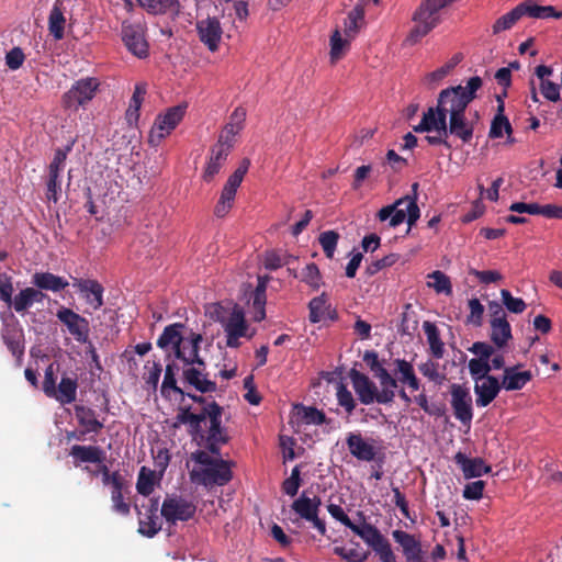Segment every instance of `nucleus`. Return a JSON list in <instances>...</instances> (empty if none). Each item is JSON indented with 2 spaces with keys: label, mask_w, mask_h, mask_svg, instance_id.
<instances>
[{
  "label": "nucleus",
  "mask_w": 562,
  "mask_h": 562,
  "mask_svg": "<svg viewBox=\"0 0 562 562\" xmlns=\"http://www.w3.org/2000/svg\"><path fill=\"white\" fill-rule=\"evenodd\" d=\"M381 562H396V555L393 552L391 543L385 539L376 548L373 549Z\"/></svg>",
  "instance_id": "64"
},
{
  "label": "nucleus",
  "mask_w": 562,
  "mask_h": 562,
  "mask_svg": "<svg viewBox=\"0 0 562 562\" xmlns=\"http://www.w3.org/2000/svg\"><path fill=\"white\" fill-rule=\"evenodd\" d=\"M194 403L201 405L199 412L191 406H179L172 427L188 426V434L199 446H204L214 456H221V447L229 441L227 429L222 426L223 407L214 400L202 395L184 393Z\"/></svg>",
  "instance_id": "1"
},
{
  "label": "nucleus",
  "mask_w": 562,
  "mask_h": 562,
  "mask_svg": "<svg viewBox=\"0 0 562 562\" xmlns=\"http://www.w3.org/2000/svg\"><path fill=\"white\" fill-rule=\"evenodd\" d=\"M423 328L427 336V341L429 344L432 356L437 359H441L443 357L445 349L437 326L429 321H425Z\"/></svg>",
  "instance_id": "39"
},
{
  "label": "nucleus",
  "mask_w": 562,
  "mask_h": 562,
  "mask_svg": "<svg viewBox=\"0 0 562 562\" xmlns=\"http://www.w3.org/2000/svg\"><path fill=\"white\" fill-rule=\"evenodd\" d=\"M229 153L228 147L223 145L215 144L211 148L209 161L206 162V167L203 172L204 181L211 182L213 180L224 166Z\"/></svg>",
  "instance_id": "32"
},
{
  "label": "nucleus",
  "mask_w": 562,
  "mask_h": 562,
  "mask_svg": "<svg viewBox=\"0 0 562 562\" xmlns=\"http://www.w3.org/2000/svg\"><path fill=\"white\" fill-rule=\"evenodd\" d=\"M520 364L504 368L501 385L506 391H519L524 389L531 380L530 371H518Z\"/></svg>",
  "instance_id": "30"
},
{
  "label": "nucleus",
  "mask_w": 562,
  "mask_h": 562,
  "mask_svg": "<svg viewBox=\"0 0 562 562\" xmlns=\"http://www.w3.org/2000/svg\"><path fill=\"white\" fill-rule=\"evenodd\" d=\"M364 21V7L358 3L348 14L345 22L346 31L348 32H360L361 25Z\"/></svg>",
  "instance_id": "49"
},
{
  "label": "nucleus",
  "mask_w": 562,
  "mask_h": 562,
  "mask_svg": "<svg viewBox=\"0 0 562 562\" xmlns=\"http://www.w3.org/2000/svg\"><path fill=\"white\" fill-rule=\"evenodd\" d=\"M291 256L281 255L278 251L271 250L265 254L263 265L268 270H277L290 263Z\"/></svg>",
  "instance_id": "55"
},
{
  "label": "nucleus",
  "mask_w": 562,
  "mask_h": 562,
  "mask_svg": "<svg viewBox=\"0 0 562 562\" xmlns=\"http://www.w3.org/2000/svg\"><path fill=\"white\" fill-rule=\"evenodd\" d=\"M456 0H425L414 14L415 27L411 35H426L440 22V10Z\"/></svg>",
  "instance_id": "5"
},
{
  "label": "nucleus",
  "mask_w": 562,
  "mask_h": 562,
  "mask_svg": "<svg viewBox=\"0 0 562 562\" xmlns=\"http://www.w3.org/2000/svg\"><path fill=\"white\" fill-rule=\"evenodd\" d=\"M100 81L93 77L77 80L71 88L61 97V104L65 109L77 111L80 106L90 102L98 89Z\"/></svg>",
  "instance_id": "8"
},
{
  "label": "nucleus",
  "mask_w": 562,
  "mask_h": 562,
  "mask_svg": "<svg viewBox=\"0 0 562 562\" xmlns=\"http://www.w3.org/2000/svg\"><path fill=\"white\" fill-rule=\"evenodd\" d=\"M61 195V181L60 177L47 175L46 178V199L57 203Z\"/></svg>",
  "instance_id": "56"
},
{
  "label": "nucleus",
  "mask_w": 562,
  "mask_h": 562,
  "mask_svg": "<svg viewBox=\"0 0 562 562\" xmlns=\"http://www.w3.org/2000/svg\"><path fill=\"white\" fill-rule=\"evenodd\" d=\"M504 132L509 136L513 133L510 122L505 115H495L491 123L488 136L491 138H501Z\"/></svg>",
  "instance_id": "46"
},
{
  "label": "nucleus",
  "mask_w": 562,
  "mask_h": 562,
  "mask_svg": "<svg viewBox=\"0 0 562 562\" xmlns=\"http://www.w3.org/2000/svg\"><path fill=\"white\" fill-rule=\"evenodd\" d=\"M491 325V340L498 348L502 349L507 346L508 341L513 338L512 327L507 319L490 321Z\"/></svg>",
  "instance_id": "37"
},
{
  "label": "nucleus",
  "mask_w": 562,
  "mask_h": 562,
  "mask_svg": "<svg viewBox=\"0 0 562 562\" xmlns=\"http://www.w3.org/2000/svg\"><path fill=\"white\" fill-rule=\"evenodd\" d=\"M349 378L360 403L363 405L372 404L378 393L375 383L368 375L356 369L350 370Z\"/></svg>",
  "instance_id": "21"
},
{
  "label": "nucleus",
  "mask_w": 562,
  "mask_h": 562,
  "mask_svg": "<svg viewBox=\"0 0 562 562\" xmlns=\"http://www.w3.org/2000/svg\"><path fill=\"white\" fill-rule=\"evenodd\" d=\"M124 45L134 56L146 58L149 52V45L146 37H122Z\"/></svg>",
  "instance_id": "45"
},
{
  "label": "nucleus",
  "mask_w": 562,
  "mask_h": 562,
  "mask_svg": "<svg viewBox=\"0 0 562 562\" xmlns=\"http://www.w3.org/2000/svg\"><path fill=\"white\" fill-rule=\"evenodd\" d=\"M252 301V308L255 311L254 313V321L255 322H261L266 317V302H267V295L266 293H259V292H252L250 296Z\"/></svg>",
  "instance_id": "58"
},
{
  "label": "nucleus",
  "mask_w": 562,
  "mask_h": 562,
  "mask_svg": "<svg viewBox=\"0 0 562 562\" xmlns=\"http://www.w3.org/2000/svg\"><path fill=\"white\" fill-rule=\"evenodd\" d=\"M78 382L77 378L64 374L60 379L58 386H56V394L53 395L60 404H70L76 401Z\"/></svg>",
  "instance_id": "35"
},
{
  "label": "nucleus",
  "mask_w": 562,
  "mask_h": 562,
  "mask_svg": "<svg viewBox=\"0 0 562 562\" xmlns=\"http://www.w3.org/2000/svg\"><path fill=\"white\" fill-rule=\"evenodd\" d=\"M179 370V367L176 363H168L166 366L165 370V376L161 384V395L164 397L169 396V390L173 391L175 393L184 396V391L178 386L177 380H176V372Z\"/></svg>",
  "instance_id": "41"
},
{
  "label": "nucleus",
  "mask_w": 562,
  "mask_h": 562,
  "mask_svg": "<svg viewBox=\"0 0 562 562\" xmlns=\"http://www.w3.org/2000/svg\"><path fill=\"white\" fill-rule=\"evenodd\" d=\"M454 462L461 468L465 479L480 477L492 471L482 458H468L461 451L456 453Z\"/></svg>",
  "instance_id": "29"
},
{
  "label": "nucleus",
  "mask_w": 562,
  "mask_h": 562,
  "mask_svg": "<svg viewBox=\"0 0 562 562\" xmlns=\"http://www.w3.org/2000/svg\"><path fill=\"white\" fill-rule=\"evenodd\" d=\"M224 328L226 334V346L229 348H238L240 346L239 338L248 337L251 338L252 335H248V324L245 319L244 311L237 305L234 306L229 317L227 319L216 318Z\"/></svg>",
  "instance_id": "13"
},
{
  "label": "nucleus",
  "mask_w": 562,
  "mask_h": 562,
  "mask_svg": "<svg viewBox=\"0 0 562 562\" xmlns=\"http://www.w3.org/2000/svg\"><path fill=\"white\" fill-rule=\"evenodd\" d=\"M186 109L187 105L179 104L169 108L164 114L158 115L149 131L148 144L153 147L159 146L162 139L182 121Z\"/></svg>",
  "instance_id": "6"
},
{
  "label": "nucleus",
  "mask_w": 562,
  "mask_h": 562,
  "mask_svg": "<svg viewBox=\"0 0 562 562\" xmlns=\"http://www.w3.org/2000/svg\"><path fill=\"white\" fill-rule=\"evenodd\" d=\"M182 362V382L186 386L193 387L202 394L213 393L216 391V382L209 379L205 362L202 366L198 364V362Z\"/></svg>",
  "instance_id": "12"
},
{
  "label": "nucleus",
  "mask_w": 562,
  "mask_h": 562,
  "mask_svg": "<svg viewBox=\"0 0 562 562\" xmlns=\"http://www.w3.org/2000/svg\"><path fill=\"white\" fill-rule=\"evenodd\" d=\"M76 0H55L48 16L50 35H63L66 15L70 14Z\"/></svg>",
  "instance_id": "25"
},
{
  "label": "nucleus",
  "mask_w": 562,
  "mask_h": 562,
  "mask_svg": "<svg viewBox=\"0 0 562 562\" xmlns=\"http://www.w3.org/2000/svg\"><path fill=\"white\" fill-rule=\"evenodd\" d=\"M346 445L350 454L359 461L371 462L376 458V448L359 432H349Z\"/></svg>",
  "instance_id": "23"
},
{
  "label": "nucleus",
  "mask_w": 562,
  "mask_h": 562,
  "mask_svg": "<svg viewBox=\"0 0 562 562\" xmlns=\"http://www.w3.org/2000/svg\"><path fill=\"white\" fill-rule=\"evenodd\" d=\"M296 414L306 425L327 424L328 419L323 411L314 406H305L303 404L295 405Z\"/></svg>",
  "instance_id": "40"
},
{
  "label": "nucleus",
  "mask_w": 562,
  "mask_h": 562,
  "mask_svg": "<svg viewBox=\"0 0 562 562\" xmlns=\"http://www.w3.org/2000/svg\"><path fill=\"white\" fill-rule=\"evenodd\" d=\"M74 286L85 296L87 303L99 310L103 305V286L97 281L91 279H75Z\"/></svg>",
  "instance_id": "28"
},
{
  "label": "nucleus",
  "mask_w": 562,
  "mask_h": 562,
  "mask_svg": "<svg viewBox=\"0 0 562 562\" xmlns=\"http://www.w3.org/2000/svg\"><path fill=\"white\" fill-rule=\"evenodd\" d=\"M310 321L311 323H319L325 319L326 313L329 310L327 305V297L325 293L312 299L308 303Z\"/></svg>",
  "instance_id": "44"
},
{
  "label": "nucleus",
  "mask_w": 562,
  "mask_h": 562,
  "mask_svg": "<svg viewBox=\"0 0 562 562\" xmlns=\"http://www.w3.org/2000/svg\"><path fill=\"white\" fill-rule=\"evenodd\" d=\"M190 479L193 483L204 485L205 487L223 486L233 479L228 461L218 458L214 464L201 470H192Z\"/></svg>",
  "instance_id": "9"
},
{
  "label": "nucleus",
  "mask_w": 562,
  "mask_h": 562,
  "mask_svg": "<svg viewBox=\"0 0 562 562\" xmlns=\"http://www.w3.org/2000/svg\"><path fill=\"white\" fill-rule=\"evenodd\" d=\"M156 484V473L155 471L142 467L138 473L136 490L137 493L143 496H149L154 490Z\"/></svg>",
  "instance_id": "42"
},
{
  "label": "nucleus",
  "mask_w": 562,
  "mask_h": 562,
  "mask_svg": "<svg viewBox=\"0 0 562 562\" xmlns=\"http://www.w3.org/2000/svg\"><path fill=\"white\" fill-rule=\"evenodd\" d=\"M74 412L77 423L81 428V436L88 434L98 435L103 429L104 424L102 420L98 419L97 412L93 408L82 404H76Z\"/></svg>",
  "instance_id": "24"
},
{
  "label": "nucleus",
  "mask_w": 562,
  "mask_h": 562,
  "mask_svg": "<svg viewBox=\"0 0 562 562\" xmlns=\"http://www.w3.org/2000/svg\"><path fill=\"white\" fill-rule=\"evenodd\" d=\"M417 189L418 183H413L412 190L414 192V195H405L404 198L396 200L393 204L382 207L378 212V218L381 222L390 220L396 207L403 205L404 203H407V224L408 226H413L420 216V211L417 205Z\"/></svg>",
  "instance_id": "17"
},
{
  "label": "nucleus",
  "mask_w": 562,
  "mask_h": 562,
  "mask_svg": "<svg viewBox=\"0 0 562 562\" xmlns=\"http://www.w3.org/2000/svg\"><path fill=\"white\" fill-rule=\"evenodd\" d=\"M199 35H221L222 29L216 18H206L198 22Z\"/></svg>",
  "instance_id": "59"
},
{
  "label": "nucleus",
  "mask_w": 562,
  "mask_h": 562,
  "mask_svg": "<svg viewBox=\"0 0 562 562\" xmlns=\"http://www.w3.org/2000/svg\"><path fill=\"white\" fill-rule=\"evenodd\" d=\"M184 327L181 323H175L165 327L164 331L157 339V346L161 349H166L169 346L172 347L175 357L181 361L189 363L198 362V364H204V359L200 357V342L202 341V335L191 333L190 335V352L187 353L186 341L182 337L181 329Z\"/></svg>",
  "instance_id": "3"
},
{
  "label": "nucleus",
  "mask_w": 562,
  "mask_h": 562,
  "mask_svg": "<svg viewBox=\"0 0 562 562\" xmlns=\"http://www.w3.org/2000/svg\"><path fill=\"white\" fill-rule=\"evenodd\" d=\"M392 536L395 542L402 547L406 562H428L422 542L415 536L403 530H394Z\"/></svg>",
  "instance_id": "20"
},
{
  "label": "nucleus",
  "mask_w": 562,
  "mask_h": 562,
  "mask_svg": "<svg viewBox=\"0 0 562 562\" xmlns=\"http://www.w3.org/2000/svg\"><path fill=\"white\" fill-rule=\"evenodd\" d=\"M25 60V54L22 48L13 47L5 54V65L11 70H18Z\"/></svg>",
  "instance_id": "61"
},
{
  "label": "nucleus",
  "mask_w": 562,
  "mask_h": 562,
  "mask_svg": "<svg viewBox=\"0 0 562 562\" xmlns=\"http://www.w3.org/2000/svg\"><path fill=\"white\" fill-rule=\"evenodd\" d=\"M502 385L497 378L486 376L476 381L474 384V393L476 395L475 403L477 407L488 406L498 395Z\"/></svg>",
  "instance_id": "26"
},
{
  "label": "nucleus",
  "mask_w": 562,
  "mask_h": 562,
  "mask_svg": "<svg viewBox=\"0 0 562 562\" xmlns=\"http://www.w3.org/2000/svg\"><path fill=\"white\" fill-rule=\"evenodd\" d=\"M429 279H432V283H428L429 286L434 288L437 293H445L450 295L452 293L451 281L448 276L442 271L436 270L428 274Z\"/></svg>",
  "instance_id": "47"
},
{
  "label": "nucleus",
  "mask_w": 562,
  "mask_h": 562,
  "mask_svg": "<svg viewBox=\"0 0 562 562\" xmlns=\"http://www.w3.org/2000/svg\"><path fill=\"white\" fill-rule=\"evenodd\" d=\"M337 402L346 411L347 414H351L356 408V401L352 393L342 383L337 386Z\"/></svg>",
  "instance_id": "54"
},
{
  "label": "nucleus",
  "mask_w": 562,
  "mask_h": 562,
  "mask_svg": "<svg viewBox=\"0 0 562 562\" xmlns=\"http://www.w3.org/2000/svg\"><path fill=\"white\" fill-rule=\"evenodd\" d=\"M135 509L138 515V532L148 538L156 536L161 529V521L158 515L159 498H150L145 513L137 506H135Z\"/></svg>",
  "instance_id": "16"
},
{
  "label": "nucleus",
  "mask_w": 562,
  "mask_h": 562,
  "mask_svg": "<svg viewBox=\"0 0 562 562\" xmlns=\"http://www.w3.org/2000/svg\"><path fill=\"white\" fill-rule=\"evenodd\" d=\"M469 308L470 315L468 316V322L472 323L475 326L482 325V317L484 314V306L481 304L480 300L473 297L469 300Z\"/></svg>",
  "instance_id": "63"
},
{
  "label": "nucleus",
  "mask_w": 562,
  "mask_h": 562,
  "mask_svg": "<svg viewBox=\"0 0 562 562\" xmlns=\"http://www.w3.org/2000/svg\"><path fill=\"white\" fill-rule=\"evenodd\" d=\"M330 38V52L329 59L330 64L335 65L342 59L351 47L352 37H329Z\"/></svg>",
  "instance_id": "43"
},
{
  "label": "nucleus",
  "mask_w": 562,
  "mask_h": 562,
  "mask_svg": "<svg viewBox=\"0 0 562 562\" xmlns=\"http://www.w3.org/2000/svg\"><path fill=\"white\" fill-rule=\"evenodd\" d=\"M524 15L535 19H560L562 11H558L552 5H539L533 0H526L496 20L493 25L494 33L508 31Z\"/></svg>",
  "instance_id": "4"
},
{
  "label": "nucleus",
  "mask_w": 562,
  "mask_h": 562,
  "mask_svg": "<svg viewBox=\"0 0 562 562\" xmlns=\"http://www.w3.org/2000/svg\"><path fill=\"white\" fill-rule=\"evenodd\" d=\"M435 132V135H427L425 136V140L431 145H443L447 149H451V144L448 142L449 135H443L442 127L437 122V119L434 117V113L431 109H428L426 112H424L422 121L418 125L414 126V132L416 133H424V132Z\"/></svg>",
  "instance_id": "18"
},
{
  "label": "nucleus",
  "mask_w": 562,
  "mask_h": 562,
  "mask_svg": "<svg viewBox=\"0 0 562 562\" xmlns=\"http://www.w3.org/2000/svg\"><path fill=\"white\" fill-rule=\"evenodd\" d=\"M469 371L472 378L476 381L483 380L486 376H492L490 373L491 364L487 360L471 359L469 361Z\"/></svg>",
  "instance_id": "52"
},
{
  "label": "nucleus",
  "mask_w": 562,
  "mask_h": 562,
  "mask_svg": "<svg viewBox=\"0 0 562 562\" xmlns=\"http://www.w3.org/2000/svg\"><path fill=\"white\" fill-rule=\"evenodd\" d=\"M13 283L12 277L7 273L0 274V300L4 302L8 306H11V302L13 300Z\"/></svg>",
  "instance_id": "60"
},
{
  "label": "nucleus",
  "mask_w": 562,
  "mask_h": 562,
  "mask_svg": "<svg viewBox=\"0 0 562 562\" xmlns=\"http://www.w3.org/2000/svg\"><path fill=\"white\" fill-rule=\"evenodd\" d=\"M70 150L71 146H67L65 149L57 148L55 150L53 160L48 165V175L60 177V173L65 168L67 155Z\"/></svg>",
  "instance_id": "50"
},
{
  "label": "nucleus",
  "mask_w": 562,
  "mask_h": 562,
  "mask_svg": "<svg viewBox=\"0 0 562 562\" xmlns=\"http://www.w3.org/2000/svg\"><path fill=\"white\" fill-rule=\"evenodd\" d=\"M32 284L45 291L59 292L68 286V281L52 272H36L32 277Z\"/></svg>",
  "instance_id": "34"
},
{
  "label": "nucleus",
  "mask_w": 562,
  "mask_h": 562,
  "mask_svg": "<svg viewBox=\"0 0 562 562\" xmlns=\"http://www.w3.org/2000/svg\"><path fill=\"white\" fill-rule=\"evenodd\" d=\"M321 505V497H308L303 492L292 503L291 508L300 518L310 521L322 536H325L327 532L326 522L318 517Z\"/></svg>",
  "instance_id": "11"
},
{
  "label": "nucleus",
  "mask_w": 562,
  "mask_h": 562,
  "mask_svg": "<svg viewBox=\"0 0 562 562\" xmlns=\"http://www.w3.org/2000/svg\"><path fill=\"white\" fill-rule=\"evenodd\" d=\"M451 406L457 419L462 424H470L473 418L472 397L469 389L452 384L450 387Z\"/></svg>",
  "instance_id": "15"
},
{
  "label": "nucleus",
  "mask_w": 562,
  "mask_h": 562,
  "mask_svg": "<svg viewBox=\"0 0 562 562\" xmlns=\"http://www.w3.org/2000/svg\"><path fill=\"white\" fill-rule=\"evenodd\" d=\"M501 296L504 306L510 313L520 314L527 307V304L522 299L514 297L512 293L506 289L501 290Z\"/></svg>",
  "instance_id": "51"
},
{
  "label": "nucleus",
  "mask_w": 562,
  "mask_h": 562,
  "mask_svg": "<svg viewBox=\"0 0 562 562\" xmlns=\"http://www.w3.org/2000/svg\"><path fill=\"white\" fill-rule=\"evenodd\" d=\"M195 513L196 506L193 502L176 494L167 495L160 508V515L168 525L188 521L194 517Z\"/></svg>",
  "instance_id": "10"
},
{
  "label": "nucleus",
  "mask_w": 562,
  "mask_h": 562,
  "mask_svg": "<svg viewBox=\"0 0 562 562\" xmlns=\"http://www.w3.org/2000/svg\"><path fill=\"white\" fill-rule=\"evenodd\" d=\"M130 484L125 480L120 484H115V486L111 487V502L112 509L119 515L128 516L131 512L130 503L125 501V494L130 491Z\"/></svg>",
  "instance_id": "38"
},
{
  "label": "nucleus",
  "mask_w": 562,
  "mask_h": 562,
  "mask_svg": "<svg viewBox=\"0 0 562 562\" xmlns=\"http://www.w3.org/2000/svg\"><path fill=\"white\" fill-rule=\"evenodd\" d=\"M398 258L400 256L397 254L386 255L383 258L371 262L367 267V273L373 276L378 273L380 270L393 266L398 260Z\"/></svg>",
  "instance_id": "62"
},
{
  "label": "nucleus",
  "mask_w": 562,
  "mask_h": 562,
  "mask_svg": "<svg viewBox=\"0 0 562 562\" xmlns=\"http://www.w3.org/2000/svg\"><path fill=\"white\" fill-rule=\"evenodd\" d=\"M69 454L74 458L75 465L80 462L102 463L105 459V452L99 446L75 445L70 448Z\"/></svg>",
  "instance_id": "33"
},
{
  "label": "nucleus",
  "mask_w": 562,
  "mask_h": 562,
  "mask_svg": "<svg viewBox=\"0 0 562 562\" xmlns=\"http://www.w3.org/2000/svg\"><path fill=\"white\" fill-rule=\"evenodd\" d=\"M301 465L292 469L291 475L282 483V491L289 496H295L301 486Z\"/></svg>",
  "instance_id": "53"
},
{
  "label": "nucleus",
  "mask_w": 562,
  "mask_h": 562,
  "mask_svg": "<svg viewBox=\"0 0 562 562\" xmlns=\"http://www.w3.org/2000/svg\"><path fill=\"white\" fill-rule=\"evenodd\" d=\"M394 364L396 367L394 374L400 375L396 379L397 383L401 382L403 384H407L412 391L419 390V379L415 374L413 364L405 359H395Z\"/></svg>",
  "instance_id": "36"
},
{
  "label": "nucleus",
  "mask_w": 562,
  "mask_h": 562,
  "mask_svg": "<svg viewBox=\"0 0 562 562\" xmlns=\"http://www.w3.org/2000/svg\"><path fill=\"white\" fill-rule=\"evenodd\" d=\"M1 338L12 356L20 362L25 350V339L23 329L19 323L5 322L1 329Z\"/></svg>",
  "instance_id": "19"
},
{
  "label": "nucleus",
  "mask_w": 562,
  "mask_h": 562,
  "mask_svg": "<svg viewBox=\"0 0 562 562\" xmlns=\"http://www.w3.org/2000/svg\"><path fill=\"white\" fill-rule=\"evenodd\" d=\"M302 281L317 290L321 286V272L318 267L311 262L302 271Z\"/></svg>",
  "instance_id": "57"
},
{
  "label": "nucleus",
  "mask_w": 562,
  "mask_h": 562,
  "mask_svg": "<svg viewBox=\"0 0 562 562\" xmlns=\"http://www.w3.org/2000/svg\"><path fill=\"white\" fill-rule=\"evenodd\" d=\"M125 2L130 5L136 2L150 14L176 16L181 10L179 0H125Z\"/></svg>",
  "instance_id": "27"
},
{
  "label": "nucleus",
  "mask_w": 562,
  "mask_h": 562,
  "mask_svg": "<svg viewBox=\"0 0 562 562\" xmlns=\"http://www.w3.org/2000/svg\"><path fill=\"white\" fill-rule=\"evenodd\" d=\"M439 124L442 127L443 135H453L465 144L470 143L473 137L474 124L467 119L465 112L451 115L449 123L445 120L443 125L442 123Z\"/></svg>",
  "instance_id": "22"
},
{
  "label": "nucleus",
  "mask_w": 562,
  "mask_h": 562,
  "mask_svg": "<svg viewBox=\"0 0 562 562\" xmlns=\"http://www.w3.org/2000/svg\"><path fill=\"white\" fill-rule=\"evenodd\" d=\"M339 239V234L335 231H326L321 233L318 237V241L323 248L325 256L329 259L334 257L337 244Z\"/></svg>",
  "instance_id": "48"
},
{
  "label": "nucleus",
  "mask_w": 562,
  "mask_h": 562,
  "mask_svg": "<svg viewBox=\"0 0 562 562\" xmlns=\"http://www.w3.org/2000/svg\"><path fill=\"white\" fill-rule=\"evenodd\" d=\"M250 167V160L248 158H244L237 169L228 177L226 183L224 184L220 199L214 207V214L217 217H224L232 209L233 203L235 201L237 189L245 175L247 173Z\"/></svg>",
  "instance_id": "7"
},
{
  "label": "nucleus",
  "mask_w": 562,
  "mask_h": 562,
  "mask_svg": "<svg viewBox=\"0 0 562 562\" xmlns=\"http://www.w3.org/2000/svg\"><path fill=\"white\" fill-rule=\"evenodd\" d=\"M56 316L58 321L67 327L69 334L74 336L78 342H87L90 331L89 321L87 318L65 306H61L57 311Z\"/></svg>",
  "instance_id": "14"
},
{
  "label": "nucleus",
  "mask_w": 562,
  "mask_h": 562,
  "mask_svg": "<svg viewBox=\"0 0 562 562\" xmlns=\"http://www.w3.org/2000/svg\"><path fill=\"white\" fill-rule=\"evenodd\" d=\"M357 515L360 517V519L363 520V522L361 525H357L353 522L352 526L350 527V530L355 535L359 536L373 550L386 538L381 533V531L375 526L366 521L362 512H358Z\"/></svg>",
  "instance_id": "31"
},
{
  "label": "nucleus",
  "mask_w": 562,
  "mask_h": 562,
  "mask_svg": "<svg viewBox=\"0 0 562 562\" xmlns=\"http://www.w3.org/2000/svg\"><path fill=\"white\" fill-rule=\"evenodd\" d=\"M481 77H471L465 87L459 85L442 89L437 98V105L430 106L434 117L438 123H445L448 115H457L465 112L468 105L476 98V92L482 88Z\"/></svg>",
  "instance_id": "2"
}]
</instances>
